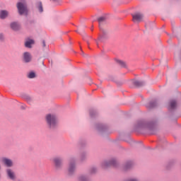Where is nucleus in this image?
Masks as SVG:
<instances>
[{"label":"nucleus","instance_id":"nucleus-6","mask_svg":"<svg viewBox=\"0 0 181 181\" xmlns=\"http://www.w3.org/2000/svg\"><path fill=\"white\" fill-rule=\"evenodd\" d=\"M100 34L98 37L99 42H105L108 39V30L104 28H100Z\"/></svg>","mask_w":181,"mask_h":181},{"label":"nucleus","instance_id":"nucleus-20","mask_svg":"<svg viewBox=\"0 0 181 181\" xmlns=\"http://www.w3.org/2000/svg\"><path fill=\"white\" fill-rule=\"evenodd\" d=\"M134 166V162L127 161L124 166V170H129Z\"/></svg>","mask_w":181,"mask_h":181},{"label":"nucleus","instance_id":"nucleus-3","mask_svg":"<svg viewBox=\"0 0 181 181\" xmlns=\"http://www.w3.org/2000/svg\"><path fill=\"white\" fill-rule=\"evenodd\" d=\"M101 166L103 169H107V168H118V161H117V159L112 158L111 160L107 161H103L101 163Z\"/></svg>","mask_w":181,"mask_h":181},{"label":"nucleus","instance_id":"nucleus-23","mask_svg":"<svg viewBox=\"0 0 181 181\" xmlns=\"http://www.w3.org/2000/svg\"><path fill=\"white\" fill-rule=\"evenodd\" d=\"M34 44H35V40H28L25 42V46L28 49H30L32 47V45H34Z\"/></svg>","mask_w":181,"mask_h":181},{"label":"nucleus","instance_id":"nucleus-8","mask_svg":"<svg viewBox=\"0 0 181 181\" xmlns=\"http://www.w3.org/2000/svg\"><path fill=\"white\" fill-rule=\"evenodd\" d=\"M95 128L98 132H99L100 134H104L105 132H107L108 131V126L101 123L96 124Z\"/></svg>","mask_w":181,"mask_h":181},{"label":"nucleus","instance_id":"nucleus-13","mask_svg":"<svg viewBox=\"0 0 181 181\" xmlns=\"http://www.w3.org/2000/svg\"><path fill=\"white\" fill-rule=\"evenodd\" d=\"M133 22H141L144 18V15L141 13H136L134 15H132Z\"/></svg>","mask_w":181,"mask_h":181},{"label":"nucleus","instance_id":"nucleus-5","mask_svg":"<svg viewBox=\"0 0 181 181\" xmlns=\"http://www.w3.org/2000/svg\"><path fill=\"white\" fill-rule=\"evenodd\" d=\"M76 170V159L74 158H71L69 160V166L68 168V172L69 176H73Z\"/></svg>","mask_w":181,"mask_h":181},{"label":"nucleus","instance_id":"nucleus-14","mask_svg":"<svg viewBox=\"0 0 181 181\" xmlns=\"http://www.w3.org/2000/svg\"><path fill=\"white\" fill-rule=\"evenodd\" d=\"M132 84H133V86H134V87L139 88L141 87H144V86H145V84H146V83H145V81H144L135 80V81H133Z\"/></svg>","mask_w":181,"mask_h":181},{"label":"nucleus","instance_id":"nucleus-35","mask_svg":"<svg viewBox=\"0 0 181 181\" xmlns=\"http://www.w3.org/2000/svg\"><path fill=\"white\" fill-rule=\"evenodd\" d=\"M82 56H83V57H86V56H87L86 54H84V52L82 51Z\"/></svg>","mask_w":181,"mask_h":181},{"label":"nucleus","instance_id":"nucleus-26","mask_svg":"<svg viewBox=\"0 0 181 181\" xmlns=\"http://www.w3.org/2000/svg\"><path fill=\"white\" fill-rule=\"evenodd\" d=\"M78 181H90V178L86 175H81L78 177Z\"/></svg>","mask_w":181,"mask_h":181},{"label":"nucleus","instance_id":"nucleus-11","mask_svg":"<svg viewBox=\"0 0 181 181\" xmlns=\"http://www.w3.org/2000/svg\"><path fill=\"white\" fill-rule=\"evenodd\" d=\"M32 62V55L30 52H25L23 54V63H30Z\"/></svg>","mask_w":181,"mask_h":181},{"label":"nucleus","instance_id":"nucleus-28","mask_svg":"<svg viewBox=\"0 0 181 181\" xmlns=\"http://www.w3.org/2000/svg\"><path fill=\"white\" fill-rule=\"evenodd\" d=\"M94 173H97V168L95 167H93L90 170V175H94Z\"/></svg>","mask_w":181,"mask_h":181},{"label":"nucleus","instance_id":"nucleus-27","mask_svg":"<svg viewBox=\"0 0 181 181\" xmlns=\"http://www.w3.org/2000/svg\"><path fill=\"white\" fill-rule=\"evenodd\" d=\"M87 158V153H82L81 154V160L83 162V160H86V158Z\"/></svg>","mask_w":181,"mask_h":181},{"label":"nucleus","instance_id":"nucleus-31","mask_svg":"<svg viewBox=\"0 0 181 181\" xmlns=\"http://www.w3.org/2000/svg\"><path fill=\"white\" fill-rule=\"evenodd\" d=\"M175 163L174 160H171L168 163L167 165V169H170V166H173V165Z\"/></svg>","mask_w":181,"mask_h":181},{"label":"nucleus","instance_id":"nucleus-29","mask_svg":"<svg viewBox=\"0 0 181 181\" xmlns=\"http://www.w3.org/2000/svg\"><path fill=\"white\" fill-rule=\"evenodd\" d=\"M0 42H5V35L2 33H0Z\"/></svg>","mask_w":181,"mask_h":181},{"label":"nucleus","instance_id":"nucleus-21","mask_svg":"<svg viewBox=\"0 0 181 181\" xmlns=\"http://www.w3.org/2000/svg\"><path fill=\"white\" fill-rule=\"evenodd\" d=\"M35 6L40 12V13H42L43 12V4H42V1H37L35 4Z\"/></svg>","mask_w":181,"mask_h":181},{"label":"nucleus","instance_id":"nucleus-38","mask_svg":"<svg viewBox=\"0 0 181 181\" xmlns=\"http://www.w3.org/2000/svg\"><path fill=\"white\" fill-rule=\"evenodd\" d=\"M76 32L78 33V30H76Z\"/></svg>","mask_w":181,"mask_h":181},{"label":"nucleus","instance_id":"nucleus-18","mask_svg":"<svg viewBox=\"0 0 181 181\" xmlns=\"http://www.w3.org/2000/svg\"><path fill=\"white\" fill-rule=\"evenodd\" d=\"M9 16V12L6 10H1L0 11V19H6L7 17Z\"/></svg>","mask_w":181,"mask_h":181},{"label":"nucleus","instance_id":"nucleus-12","mask_svg":"<svg viewBox=\"0 0 181 181\" xmlns=\"http://www.w3.org/2000/svg\"><path fill=\"white\" fill-rule=\"evenodd\" d=\"M10 28L14 32H18V30H21V23H19L18 21H13L10 23Z\"/></svg>","mask_w":181,"mask_h":181},{"label":"nucleus","instance_id":"nucleus-2","mask_svg":"<svg viewBox=\"0 0 181 181\" xmlns=\"http://www.w3.org/2000/svg\"><path fill=\"white\" fill-rule=\"evenodd\" d=\"M47 127L49 131H56L59 128V122L57 117L52 114H47L45 116Z\"/></svg>","mask_w":181,"mask_h":181},{"label":"nucleus","instance_id":"nucleus-22","mask_svg":"<svg viewBox=\"0 0 181 181\" xmlns=\"http://www.w3.org/2000/svg\"><path fill=\"white\" fill-rule=\"evenodd\" d=\"M116 63L123 69H127V63L121 59H116Z\"/></svg>","mask_w":181,"mask_h":181},{"label":"nucleus","instance_id":"nucleus-15","mask_svg":"<svg viewBox=\"0 0 181 181\" xmlns=\"http://www.w3.org/2000/svg\"><path fill=\"white\" fill-rule=\"evenodd\" d=\"M177 107V104L176 103V100H172L170 101V106L168 107L169 112H172L173 110H176Z\"/></svg>","mask_w":181,"mask_h":181},{"label":"nucleus","instance_id":"nucleus-17","mask_svg":"<svg viewBox=\"0 0 181 181\" xmlns=\"http://www.w3.org/2000/svg\"><path fill=\"white\" fill-rule=\"evenodd\" d=\"M147 108H155V107H158V100L154 99L148 103L146 105Z\"/></svg>","mask_w":181,"mask_h":181},{"label":"nucleus","instance_id":"nucleus-34","mask_svg":"<svg viewBox=\"0 0 181 181\" xmlns=\"http://www.w3.org/2000/svg\"><path fill=\"white\" fill-rule=\"evenodd\" d=\"M42 47H46V41L45 40H42Z\"/></svg>","mask_w":181,"mask_h":181},{"label":"nucleus","instance_id":"nucleus-1","mask_svg":"<svg viewBox=\"0 0 181 181\" xmlns=\"http://www.w3.org/2000/svg\"><path fill=\"white\" fill-rule=\"evenodd\" d=\"M158 125V119H153L150 121L139 120L135 124V129H148L151 135L156 133V127Z\"/></svg>","mask_w":181,"mask_h":181},{"label":"nucleus","instance_id":"nucleus-32","mask_svg":"<svg viewBox=\"0 0 181 181\" xmlns=\"http://www.w3.org/2000/svg\"><path fill=\"white\" fill-rule=\"evenodd\" d=\"M35 23V20L32 19V20H29L27 22V26H29V25H34Z\"/></svg>","mask_w":181,"mask_h":181},{"label":"nucleus","instance_id":"nucleus-25","mask_svg":"<svg viewBox=\"0 0 181 181\" xmlns=\"http://www.w3.org/2000/svg\"><path fill=\"white\" fill-rule=\"evenodd\" d=\"M28 78H36V72L34 71H30L29 73L27 74Z\"/></svg>","mask_w":181,"mask_h":181},{"label":"nucleus","instance_id":"nucleus-7","mask_svg":"<svg viewBox=\"0 0 181 181\" xmlns=\"http://www.w3.org/2000/svg\"><path fill=\"white\" fill-rule=\"evenodd\" d=\"M17 9L18 11L19 15H23L24 13H28V6L22 2L17 3Z\"/></svg>","mask_w":181,"mask_h":181},{"label":"nucleus","instance_id":"nucleus-9","mask_svg":"<svg viewBox=\"0 0 181 181\" xmlns=\"http://www.w3.org/2000/svg\"><path fill=\"white\" fill-rule=\"evenodd\" d=\"M6 173L8 179L13 181L16 180V175L15 174V172L13 171V170L11 168H7L6 170Z\"/></svg>","mask_w":181,"mask_h":181},{"label":"nucleus","instance_id":"nucleus-36","mask_svg":"<svg viewBox=\"0 0 181 181\" xmlns=\"http://www.w3.org/2000/svg\"><path fill=\"white\" fill-rule=\"evenodd\" d=\"M52 2H57V0H52Z\"/></svg>","mask_w":181,"mask_h":181},{"label":"nucleus","instance_id":"nucleus-24","mask_svg":"<svg viewBox=\"0 0 181 181\" xmlns=\"http://www.w3.org/2000/svg\"><path fill=\"white\" fill-rule=\"evenodd\" d=\"M23 98L28 103V104H32L33 99L28 95H23Z\"/></svg>","mask_w":181,"mask_h":181},{"label":"nucleus","instance_id":"nucleus-37","mask_svg":"<svg viewBox=\"0 0 181 181\" xmlns=\"http://www.w3.org/2000/svg\"><path fill=\"white\" fill-rule=\"evenodd\" d=\"M22 110H25V107L21 106Z\"/></svg>","mask_w":181,"mask_h":181},{"label":"nucleus","instance_id":"nucleus-19","mask_svg":"<svg viewBox=\"0 0 181 181\" xmlns=\"http://www.w3.org/2000/svg\"><path fill=\"white\" fill-rule=\"evenodd\" d=\"M89 115L90 118H96V117H98V111L95 109H90L89 110Z\"/></svg>","mask_w":181,"mask_h":181},{"label":"nucleus","instance_id":"nucleus-30","mask_svg":"<svg viewBox=\"0 0 181 181\" xmlns=\"http://www.w3.org/2000/svg\"><path fill=\"white\" fill-rule=\"evenodd\" d=\"M86 144H87V141L86 140L79 141V145H81V146H85Z\"/></svg>","mask_w":181,"mask_h":181},{"label":"nucleus","instance_id":"nucleus-10","mask_svg":"<svg viewBox=\"0 0 181 181\" xmlns=\"http://www.w3.org/2000/svg\"><path fill=\"white\" fill-rule=\"evenodd\" d=\"M1 162L4 166H6V168H12V166H13V161L11 158L3 157L1 158Z\"/></svg>","mask_w":181,"mask_h":181},{"label":"nucleus","instance_id":"nucleus-16","mask_svg":"<svg viewBox=\"0 0 181 181\" xmlns=\"http://www.w3.org/2000/svg\"><path fill=\"white\" fill-rule=\"evenodd\" d=\"M98 22L99 23V29L103 28L101 25H105V23H107V17L105 16L99 17L98 18Z\"/></svg>","mask_w":181,"mask_h":181},{"label":"nucleus","instance_id":"nucleus-4","mask_svg":"<svg viewBox=\"0 0 181 181\" xmlns=\"http://www.w3.org/2000/svg\"><path fill=\"white\" fill-rule=\"evenodd\" d=\"M55 170H62L63 166V158L61 156H56L52 159Z\"/></svg>","mask_w":181,"mask_h":181},{"label":"nucleus","instance_id":"nucleus-33","mask_svg":"<svg viewBox=\"0 0 181 181\" xmlns=\"http://www.w3.org/2000/svg\"><path fill=\"white\" fill-rule=\"evenodd\" d=\"M124 181H139V180H138V179H134V178H132V179H127V180H125Z\"/></svg>","mask_w":181,"mask_h":181}]
</instances>
